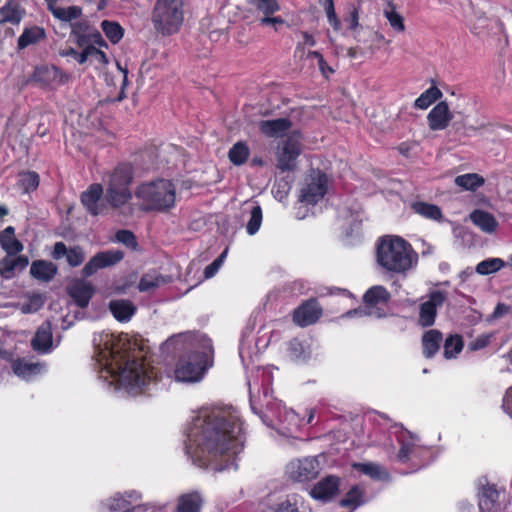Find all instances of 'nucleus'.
Listing matches in <instances>:
<instances>
[{
	"instance_id": "nucleus-1",
	"label": "nucleus",
	"mask_w": 512,
	"mask_h": 512,
	"mask_svg": "<svg viewBox=\"0 0 512 512\" xmlns=\"http://www.w3.org/2000/svg\"><path fill=\"white\" fill-rule=\"evenodd\" d=\"M240 433V425L227 419L224 411L204 410L189 428L186 452L199 467L213 465L214 470H220L213 462L218 457L238 453L242 447Z\"/></svg>"
},
{
	"instance_id": "nucleus-2",
	"label": "nucleus",
	"mask_w": 512,
	"mask_h": 512,
	"mask_svg": "<svg viewBox=\"0 0 512 512\" xmlns=\"http://www.w3.org/2000/svg\"><path fill=\"white\" fill-rule=\"evenodd\" d=\"M96 357L107 372L118 376L121 384L133 394L142 391L154 379L153 372L136 356V349H131L128 340L119 339L116 343L106 340L103 347H97Z\"/></svg>"
},
{
	"instance_id": "nucleus-3",
	"label": "nucleus",
	"mask_w": 512,
	"mask_h": 512,
	"mask_svg": "<svg viewBox=\"0 0 512 512\" xmlns=\"http://www.w3.org/2000/svg\"><path fill=\"white\" fill-rule=\"evenodd\" d=\"M376 260L387 272L404 274L417 264L418 255L403 238L387 235L378 241Z\"/></svg>"
},
{
	"instance_id": "nucleus-4",
	"label": "nucleus",
	"mask_w": 512,
	"mask_h": 512,
	"mask_svg": "<svg viewBox=\"0 0 512 512\" xmlns=\"http://www.w3.org/2000/svg\"><path fill=\"white\" fill-rule=\"evenodd\" d=\"M135 196L143 202V210L169 211L175 204V186L168 180H158L140 185Z\"/></svg>"
},
{
	"instance_id": "nucleus-5",
	"label": "nucleus",
	"mask_w": 512,
	"mask_h": 512,
	"mask_svg": "<svg viewBox=\"0 0 512 512\" xmlns=\"http://www.w3.org/2000/svg\"><path fill=\"white\" fill-rule=\"evenodd\" d=\"M132 180L133 168L128 163H121L108 172L104 178L106 202L113 208L125 205L132 198L129 189Z\"/></svg>"
},
{
	"instance_id": "nucleus-6",
	"label": "nucleus",
	"mask_w": 512,
	"mask_h": 512,
	"mask_svg": "<svg viewBox=\"0 0 512 512\" xmlns=\"http://www.w3.org/2000/svg\"><path fill=\"white\" fill-rule=\"evenodd\" d=\"M182 5V0H157L152 21L159 33L171 35L178 31L183 22Z\"/></svg>"
},
{
	"instance_id": "nucleus-7",
	"label": "nucleus",
	"mask_w": 512,
	"mask_h": 512,
	"mask_svg": "<svg viewBox=\"0 0 512 512\" xmlns=\"http://www.w3.org/2000/svg\"><path fill=\"white\" fill-rule=\"evenodd\" d=\"M211 365L206 352H192L179 358L176 363L174 376L179 382L194 383L202 379L205 371Z\"/></svg>"
},
{
	"instance_id": "nucleus-8",
	"label": "nucleus",
	"mask_w": 512,
	"mask_h": 512,
	"mask_svg": "<svg viewBox=\"0 0 512 512\" xmlns=\"http://www.w3.org/2000/svg\"><path fill=\"white\" fill-rule=\"evenodd\" d=\"M299 132H293L286 139L279 141L275 147V166L281 172H294L298 167V158L302 153Z\"/></svg>"
},
{
	"instance_id": "nucleus-9",
	"label": "nucleus",
	"mask_w": 512,
	"mask_h": 512,
	"mask_svg": "<svg viewBox=\"0 0 512 512\" xmlns=\"http://www.w3.org/2000/svg\"><path fill=\"white\" fill-rule=\"evenodd\" d=\"M320 458L324 459L325 457L320 455L290 462L286 468L288 477L292 480H313L317 478L321 470Z\"/></svg>"
},
{
	"instance_id": "nucleus-10",
	"label": "nucleus",
	"mask_w": 512,
	"mask_h": 512,
	"mask_svg": "<svg viewBox=\"0 0 512 512\" xmlns=\"http://www.w3.org/2000/svg\"><path fill=\"white\" fill-rule=\"evenodd\" d=\"M327 176L321 171H314L309 182L301 191V201L315 204L324 197L327 191Z\"/></svg>"
},
{
	"instance_id": "nucleus-11",
	"label": "nucleus",
	"mask_w": 512,
	"mask_h": 512,
	"mask_svg": "<svg viewBox=\"0 0 512 512\" xmlns=\"http://www.w3.org/2000/svg\"><path fill=\"white\" fill-rule=\"evenodd\" d=\"M124 253L120 250H108L97 253L83 267L81 273L83 277H90L99 269L113 266L120 262Z\"/></svg>"
},
{
	"instance_id": "nucleus-12",
	"label": "nucleus",
	"mask_w": 512,
	"mask_h": 512,
	"mask_svg": "<svg viewBox=\"0 0 512 512\" xmlns=\"http://www.w3.org/2000/svg\"><path fill=\"white\" fill-rule=\"evenodd\" d=\"M67 79L55 66H40L35 68L27 82L34 83L41 88H52L65 83Z\"/></svg>"
},
{
	"instance_id": "nucleus-13",
	"label": "nucleus",
	"mask_w": 512,
	"mask_h": 512,
	"mask_svg": "<svg viewBox=\"0 0 512 512\" xmlns=\"http://www.w3.org/2000/svg\"><path fill=\"white\" fill-rule=\"evenodd\" d=\"M446 300V293L442 291H434L430 293L429 299L420 305L418 323L422 327L432 326L437 315V308Z\"/></svg>"
},
{
	"instance_id": "nucleus-14",
	"label": "nucleus",
	"mask_w": 512,
	"mask_h": 512,
	"mask_svg": "<svg viewBox=\"0 0 512 512\" xmlns=\"http://www.w3.org/2000/svg\"><path fill=\"white\" fill-rule=\"evenodd\" d=\"M67 294L80 308H86L95 293L94 286L84 279H72L66 286Z\"/></svg>"
},
{
	"instance_id": "nucleus-15",
	"label": "nucleus",
	"mask_w": 512,
	"mask_h": 512,
	"mask_svg": "<svg viewBox=\"0 0 512 512\" xmlns=\"http://www.w3.org/2000/svg\"><path fill=\"white\" fill-rule=\"evenodd\" d=\"M322 309L316 299H309L302 303L293 313L296 325L306 327L314 324L321 316Z\"/></svg>"
},
{
	"instance_id": "nucleus-16",
	"label": "nucleus",
	"mask_w": 512,
	"mask_h": 512,
	"mask_svg": "<svg viewBox=\"0 0 512 512\" xmlns=\"http://www.w3.org/2000/svg\"><path fill=\"white\" fill-rule=\"evenodd\" d=\"M453 119V114L445 101L436 104L427 115L428 126L432 131L444 130Z\"/></svg>"
},
{
	"instance_id": "nucleus-17",
	"label": "nucleus",
	"mask_w": 512,
	"mask_h": 512,
	"mask_svg": "<svg viewBox=\"0 0 512 512\" xmlns=\"http://www.w3.org/2000/svg\"><path fill=\"white\" fill-rule=\"evenodd\" d=\"M257 127L261 134L269 138H282L292 128V122L289 118H277L271 120H261Z\"/></svg>"
},
{
	"instance_id": "nucleus-18",
	"label": "nucleus",
	"mask_w": 512,
	"mask_h": 512,
	"mask_svg": "<svg viewBox=\"0 0 512 512\" xmlns=\"http://www.w3.org/2000/svg\"><path fill=\"white\" fill-rule=\"evenodd\" d=\"M103 194V187L101 184H92L89 189L82 193L81 202L86 207L88 212L93 216L103 214L106 210V205L100 203Z\"/></svg>"
},
{
	"instance_id": "nucleus-19",
	"label": "nucleus",
	"mask_w": 512,
	"mask_h": 512,
	"mask_svg": "<svg viewBox=\"0 0 512 512\" xmlns=\"http://www.w3.org/2000/svg\"><path fill=\"white\" fill-rule=\"evenodd\" d=\"M500 491L495 484L486 482L479 492V510L480 512H496L499 509Z\"/></svg>"
},
{
	"instance_id": "nucleus-20",
	"label": "nucleus",
	"mask_w": 512,
	"mask_h": 512,
	"mask_svg": "<svg viewBox=\"0 0 512 512\" xmlns=\"http://www.w3.org/2000/svg\"><path fill=\"white\" fill-rule=\"evenodd\" d=\"M52 256L54 259L66 256L67 262L71 267H77L85 260L84 250L80 246L67 248L63 242L55 243Z\"/></svg>"
},
{
	"instance_id": "nucleus-21",
	"label": "nucleus",
	"mask_w": 512,
	"mask_h": 512,
	"mask_svg": "<svg viewBox=\"0 0 512 512\" xmlns=\"http://www.w3.org/2000/svg\"><path fill=\"white\" fill-rule=\"evenodd\" d=\"M33 350L46 353L52 347V332L51 324L49 322L43 323L36 331L31 340Z\"/></svg>"
},
{
	"instance_id": "nucleus-22",
	"label": "nucleus",
	"mask_w": 512,
	"mask_h": 512,
	"mask_svg": "<svg viewBox=\"0 0 512 512\" xmlns=\"http://www.w3.org/2000/svg\"><path fill=\"white\" fill-rule=\"evenodd\" d=\"M57 266L46 260L33 261L30 267V274L37 280L42 282L51 281L57 274Z\"/></svg>"
},
{
	"instance_id": "nucleus-23",
	"label": "nucleus",
	"mask_w": 512,
	"mask_h": 512,
	"mask_svg": "<svg viewBox=\"0 0 512 512\" xmlns=\"http://www.w3.org/2000/svg\"><path fill=\"white\" fill-rule=\"evenodd\" d=\"M203 499L198 492L181 494L177 498L175 512H201Z\"/></svg>"
},
{
	"instance_id": "nucleus-24",
	"label": "nucleus",
	"mask_w": 512,
	"mask_h": 512,
	"mask_svg": "<svg viewBox=\"0 0 512 512\" xmlns=\"http://www.w3.org/2000/svg\"><path fill=\"white\" fill-rule=\"evenodd\" d=\"M339 493V482H316L310 491L315 500L324 503L331 501Z\"/></svg>"
},
{
	"instance_id": "nucleus-25",
	"label": "nucleus",
	"mask_w": 512,
	"mask_h": 512,
	"mask_svg": "<svg viewBox=\"0 0 512 512\" xmlns=\"http://www.w3.org/2000/svg\"><path fill=\"white\" fill-rule=\"evenodd\" d=\"M10 256L7 255L0 261V274L6 279L12 278L16 270L22 271L29 264L27 256L21 255L16 258Z\"/></svg>"
},
{
	"instance_id": "nucleus-26",
	"label": "nucleus",
	"mask_w": 512,
	"mask_h": 512,
	"mask_svg": "<svg viewBox=\"0 0 512 512\" xmlns=\"http://www.w3.org/2000/svg\"><path fill=\"white\" fill-rule=\"evenodd\" d=\"M15 230L9 226L0 233V245L7 255H16L23 250V244L15 238Z\"/></svg>"
},
{
	"instance_id": "nucleus-27",
	"label": "nucleus",
	"mask_w": 512,
	"mask_h": 512,
	"mask_svg": "<svg viewBox=\"0 0 512 512\" xmlns=\"http://www.w3.org/2000/svg\"><path fill=\"white\" fill-rule=\"evenodd\" d=\"M470 219L476 226L486 233H493L498 226V222L495 217L483 210L473 211L470 214Z\"/></svg>"
},
{
	"instance_id": "nucleus-28",
	"label": "nucleus",
	"mask_w": 512,
	"mask_h": 512,
	"mask_svg": "<svg viewBox=\"0 0 512 512\" xmlns=\"http://www.w3.org/2000/svg\"><path fill=\"white\" fill-rule=\"evenodd\" d=\"M109 309L113 316L119 321H126L135 313L136 307L129 300H112Z\"/></svg>"
},
{
	"instance_id": "nucleus-29",
	"label": "nucleus",
	"mask_w": 512,
	"mask_h": 512,
	"mask_svg": "<svg viewBox=\"0 0 512 512\" xmlns=\"http://www.w3.org/2000/svg\"><path fill=\"white\" fill-rule=\"evenodd\" d=\"M364 503V491L360 488L359 485H354L340 500L339 505L354 511Z\"/></svg>"
},
{
	"instance_id": "nucleus-30",
	"label": "nucleus",
	"mask_w": 512,
	"mask_h": 512,
	"mask_svg": "<svg viewBox=\"0 0 512 512\" xmlns=\"http://www.w3.org/2000/svg\"><path fill=\"white\" fill-rule=\"evenodd\" d=\"M441 340L442 333L438 330L432 329L424 333L422 345L426 357H432L439 350Z\"/></svg>"
},
{
	"instance_id": "nucleus-31",
	"label": "nucleus",
	"mask_w": 512,
	"mask_h": 512,
	"mask_svg": "<svg viewBox=\"0 0 512 512\" xmlns=\"http://www.w3.org/2000/svg\"><path fill=\"white\" fill-rule=\"evenodd\" d=\"M250 149L246 142H236L228 152V158L235 166H241L245 164L249 158Z\"/></svg>"
},
{
	"instance_id": "nucleus-32",
	"label": "nucleus",
	"mask_w": 512,
	"mask_h": 512,
	"mask_svg": "<svg viewBox=\"0 0 512 512\" xmlns=\"http://www.w3.org/2000/svg\"><path fill=\"white\" fill-rule=\"evenodd\" d=\"M352 467L372 479L384 480L388 477L384 467L376 463H355Z\"/></svg>"
},
{
	"instance_id": "nucleus-33",
	"label": "nucleus",
	"mask_w": 512,
	"mask_h": 512,
	"mask_svg": "<svg viewBox=\"0 0 512 512\" xmlns=\"http://www.w3.org/2000/svg\"><path fill=\"white\" fill-rule=\"evenodd\" d=\"M455 184L463 190L475 191L485 182L484 178L477 173L459 175L454 180Z\"/></svg>"
},
{
	"instance_id": "nucleus-34",
	"label": "nucleus",
	"mask_w": 512,
	"mask_h": 512,
	"mask_svg": "<svg viewBox=\"0 0 512 512\" xmlns=\"http://www.w3.org/2000/svg\"><path fill=\"white\" fill-rule=\"evenodd\" d=\"M167 282L166 278L156 272L144 274L138 284L141 292H149L155 290Z\"/></svg>"
},
{
	"instance_id": "nucleus-35",
	"label": "nucleus",
	"mask_w": 512,
	"mask_h": 512,
	"mask_svg": "<svg viewBox=\"0 0 512 512\" xmlns=\"http://www.w3.org/2000/svg\"><path fill=\"white\" fill-rule=\"evenodd\" d=\"M411 208L415 213L429 219L440 220L442 218L441 209L434 204L418 201L412 203Z\"/></svg>"
},
{
	"instance_id": "nucleus-36",
	"label": "nucleus",
	"mask_w": 512,
	"mask_h": 512,
	"mask_svg": "<svg viewBox=\"0 0 512 512\" xmlns=\"http://www.w3.org/2000/svg\"><path fill=\"white\" fill-rule=\"evenodd\" d=\"M25 297L28 300L26 303L14 305L18 307L23 314L35 313L40 310L45 303V297L40 293H28Z\"/></svg>"
},
{
	"instance_id": "nucleus-37",
	"label": "nucleus",
	"mask_w": 512,
	"mask_h": 512,
	"mask_svg": "<svg viewBox=\"0 0 512 512\" xmlns=\"http://www.w3.org/2000/svg\"><path fill=\"white\" fill-rule=\"evenodd\" d=\"M42 365L39 363H28L18 359L13 362L12 369L14 373L22 378H29L41 371Z\"/></svg>"
},
{
	"instance_id": "nucleus-38",
	"label": "nucleus",
	"mask_w": 512,
	"mask_h": 512,
	"mask_svg": "<svg viewBox=\"0 0 512 512\" xmlns=\"http://www.w3.org/2000/svg\"><path fill=\"white\" fill-rule=\"evenodd\" d=\"M248 3L262 16L273 15L280 10L278 0H248Z\"/></svg>"
},
{
	"instance_id": "nucleus-39",
	"label": "nucleus",
	"mask_w": 512,
	"mask_h": 512,
	"mask_svg": "<svg viewBox=\"0 0 512 512\" xmlns=\"http://www.w3.org/2000/svg\"><path fill=\"white\" fill-rule=\"evenodd\" d=\"M441 97L442 92L437 87L432 86L415 100L414 105L419 109H426Z\"/></svg>"
},
{
	"instance_id": "nucleus-40",
	"label": "nucleus",
	"mask_w": 512,
	"mask_h": 512,
	"mask_svg": "<svg viewBox=\"0 0 512 512\" xmlns=\"http://www.w3.org/2000/svg\"><path fill=\"white\" fill-rule=\"evenodd\" d=\"M390 295L387 290L382 286H375L370 288L364 295V302L370 305L378 303H385L388 301Z\"/></svg>"
},
{
	"instance_id": "nucleus-41",
	"label": "nucleus",
	"mask_w": 512,
	"mask_h": 512,
	"mask_svg": "<svg viewBox=\"0 0 512 512\" xmlns=\"http://www.w3.org/2000/svg\"><path fill=\"white\" fill-rule=\"evenodd\" d=\"M54 17L61 21H72L77 19L82 14V9L78 6H69V7H59L53 8L51 11Z\"/></svg>"
},
{
	"instance_id": "nucleus-42",
	"label": "nucleus",
	"mask_w": 512,
	"mask_h": 512,
	"mask_svg": "<svg viewBox=\"0 0 512 512\" xmlns=\"http://www.w3.org/2000/svg\"><path fill=\"white\" fill-rule=\"evenodd\" d=\"M101 28L106 37L114 44L118 43L123 37V28L117 22L104 20L101 23Z\"/></svg>"
},
{
	"instance_id": "nucleus-43",
	"label": "nucleus",
	"mask_w": 512,
	"mask_h": 512,
	"mask_svg": "<svg viewBox=\"0 0 512 512\" xmlns=\"http://www.w3.org/2000/svg\"><path fill=\"white\" fill-rule=\"evenodd\" d=\"M44 37V30L39 27L26 29L18 39L19 48H25L30 44L36 43L39 39Z\"/></svg>"
},
{
	"instance_id": "nucleus-44",
	"label": "nucleus",
	"mask_w": 512,
	"mask_h": 512,
	"mask_svg": "<svg viewBox=\"0 0 512 512\" xmlns=\"http://www.w3.org/2000/svg\"><path fill=\"white\" fill-rule=\"evenodd\" d=\"M463 348V341L459 335L449 336L444 344V357L451 359L455 357Z\"/></svg>"
},
{
	"instance_id": "nucleus-45",
	"label": "nucleus",
	"mask_w": 512,
	"mask_h": 512,
	"mask_svg": "<svg viewBox=\"0 0 512 512\" xmlns=\"http://www.w3.org/2000/svg\"><path fill=\"white\" fill-rule=\"evenodd\" d=\"M106 505L107 508L113 512H130L132 509L130 501L120 494L109 498Z\"/></svg>"
},
{
	"instance_id": "nucleus-46",
	"label": "nucleus",
	"mask_w": 512,
	"mask_h": 512,
	"mask_svg": "<svg viewBox=\"0 0 512 512\" xmlns=\"http://www.w3.org/2000/svg\"><path fill=\"white\" fill-rule=\"evenodd\" d=\"M19 186L24 192L28 193L35 190L39 185V176L36 172H23L20 173Z\"/></svg>"
},
{
	"instance_id": "nucleus-47",
	"label": "nucleus",
	"mask_w": 512,
	"mask_h": 512,
	"mask_svg": "<svg viewBox=\"0 0 512 512\" xmlns=\"http://www.w3.org/2000/svg\"><path fill=\"white\" fill-rule=\"evenodd\" d=\"M504 262L499 258H491L480 262L476 267V272L481 275H488L500 270Z\"/></svg>"
},
{
	"instance_id": "nucleus-48",
	"label": "nucleus",
	"mask_w": 512,
	"mask_h": 512,
	"mask_svg": "<svg viewBox=\"0 0 512 512\" xmlns=\"http://www.w3.org/2000/svg\"><path fill=\"white\" fill-rule=\"evenodd\" d=\"M391 9L385 10L384 15L387 18L391 28L397 33H403L405 31L404 18L395 11L393 5L390 4Z\"/></svg>"
},
{
	"instance_id": "nucleus-49",
	"label": "nucleus",
	"mask_w": 512,
	"mask_h": 512,
	"mask_svg": "<svg viewBox=\"0 0 512 512\" xmlns=\"http://www.w3.org/2000/svg\"><path fill=\"white\" fill-rule=\"evenodd\" d=\"M92 30L87 21H78L72 24V33L77 37L80 46L87 44V34Z\"/></svg>"
},
{
	"instance_id": "nucleus-50",
	"label": "nucleus",
	"mask_w": 512,
	"mask_h": 512,
	"mask_svg": "<svg viewBox=\"0 0 512 512\" xmlns=\"http://www.w3.org/2000/svg\"><path fill=\"white\" fill-rule=\"evenodd\" d=\"M21 20V14L16 6L7 5L0 9V24L10 22L17 24Z\"/></svg>"
},
{
	"instance_id": "nucleus-51",
	"label": "nucleus",
	"mask_w": 512,
	"mask_h": 512,
	"mask_svg": "<svg viewBox=\"0 0 512 512\" xmlns=\"http://www.w3.org/2000/svg\"><path fill=\"white\" fill-rule=\"evenodd\" d=\"M251 217L249 222L247 223V232L250 235L255 234L261 225L262 222V209L259 205L254 206L250 211Z\"/></svg>"
},
{
	"instance_id": "nucleus-52",
	"label": "nucleus",
	"mask_w": 512,
	"mask_h": 512,
	"mask_svg": "<svg viewBox=\"0 0 512 512\" xmlns=\"http://www.w3.org/2000/svg\"><path fill=\"white\" fill-rule=\"evenodd\" d=\"M259 24L269 26L275 32H278L282 26L287 25V22L280 16L266 15L259 18Z\"/></svg>"
},
{
	"instance_id": "nucleus-53",
	"label": "nucleus",
	"mask_w": 512,
	"mask_h": 512,
	"mask_svg": "<svg viewBox=\"0 0 512 512\" xmlns=\"http://www.w3.org/2000/svg\"><path fill=\"white\" fill-rule=\"evenodd\" d=\"M115 239L118 242L124 244L128 248H131V249L137 248L136 237L129 230H119L115 235Z\"/></svg>"
},
{
	"instance_id": "nucleus-54",
	"label": "nucleus",
	"mask_w": 512,
	"mask_h": 512,
	"mask_svg": "<svg viewBox=\"0 0 512 512\" xmlns=\"http://www.w3.org/2000/svg\"><path fill=\"white\" fill-rule=\"evenodd\" d=\"M226 254H227V250L222 252L211 264H209L205 268V270H204V277L206 279H209V278L213 277L216 274V272L221 267Z\"/></svg>"
},
{
	"instance_id": "nucleus-55",
	"label": "nucleus",
	"mask_w": 512,
	"mask_h": 512,
	"mask_svg": "<svg viewBox=\"0 0 512 512\" xmlns=\"http://www.w3.org/2000/svg\"><path fill=\"white\" fill-rule=\"evenodd\" d=\"M323 5L329 22L333 25V27L336 30H338L340 28V21L338 20L335 13L333 0H324Z\"/></svg>"
},
{
	"instance_id": "nucleus-56",
	"label": "nucleus",
	"mask_w": 512,
	"mask_h": 512,
	"mask_svg": "<svg viewBox=\"0 0 512 512\" xmlns=\"http://www.w3.org/2000/svg\"><path fill=\"white\" fill-rule=\"evenodd\" d=\"M270 512H299V510L296 504H293L287 500L279 503L275 507H272Z\"/></svg>"
},
{
	"instance_id": "nucleus-57",
	"label": "nucleus",
	"mask_w": 512,
	"mask_h": 512,
	"mask_svg": "<svg viewBox=\"0 0 512 512\" xmlns=\"http://www.w3.org/2000/svg\"><path fill=\"white\" fill-rule=\"evenodd\" d=\"M510 306L506 305V304H503V303H499L494 312L488 317V321H494V320H497L501 317H503L504 315L508 314L510 312Z\"/></svg>"
},
{
	"instance_id": "nucleus-58",
	"label": "nucleus",
	"mask_w": 512,
	"mask_h": 512,
	"mask_svg": "<svg viewBox=\"0 0 512 512\" xmlns=\"http://www.w3.org/2000/svg\"><path fill=\"white\" fill-rule=\"evenodd\" d=\"M117 66H118L119 70L123 73V79H122L121 90H120L118 96L115 99H113L112 101L120 102L126 97L125 88L128 84V77H127L128 70L126 68H122L119 63H117Z\"/></svg>"
},
{
	"instance_id": "nucleus-59",
	"label": "nucleus",
	"mask_w": 512,
	"mask_h": 512,
	"mask_svg": "<svg viewBox=\"0 0 512 512\" xmlns=\"http://www.w3.org/2000/svg\"><path fill=\"white\" fill-rule=\"evenodd\" d=\"M490 341V336H481L469 343V348L471 350H478L486 347Z\"/></svg>"
},
{
	"instance_id": "nucleus-60",
	"label": "nucleus",
	"mask_w": 512,
	"mask_h": 512,
	"mask_svg": "<svg viewBox=\"0 0 512 512\" xmlns=\"http://www.w3.org/2000/svg\"><path fill=\"white\" fill-rule=\"evenodd\" d=\"M502 407L512 417V387L506 391Z\"/></svg>"
},
{
	"instance_id": "nucleus-61",
	"label": "nucleus",
	"mask_w": 512,
	"mask_h": 512,
	"mask_svg": "<svg viewBox=\"0 0 512 512\" xmlns=\"http://www.w3.org/2000/svg\"><path fill=\"white\" fill-rule=\"evenodd\" d=\"M90 57L94 58L97 62L106 64L108 62L104 52L90 45Z\"/></svg>"
},
{
	"instance_id": "nucleus-62",
	"label": "nucleus",
	"mask_w": 512,
	"mask_h": 512,
	"mask_svg": "<svg viewBox=\"0 0 512 512\" xmlns=\"http://www.w3.org/2000/svg\"><path fill=\"white\" fill-rule=\"evenodd\" d=\"M89 42H93L99 45H106L100 32L96 29L90 30V32L87 34V44Z\"/></svg>"
},
{
	"instance_id": "nucleus-63",
	"label": "nucleus",
	"mask_w": 512,
	"mask_h": 512,
	"mask_svg": "<svg viewBox=\"0 0 512 512\" xmlns=\"http://www.w3.org/2000/svg\"><path fill=\"white\" fill-rule=\"evenodd\" d=\"M319 70L321 71L322 75L324 77H328V74H331L334 72V70L325 62L324 58L322 57L320 60L317 61Z\"/></svg>"
},
{
	"instance_id": "nucleus-64",
	"label": "nucleus",
	"mask_w": 512,
	"mask_h": 512,
	"mask_svg": "<svg viewBox=\"0 0 512 512\" xmlns=\"http://www.w3.org/2000/svg\"><path fill=\"white\" fill-rule=\"evenodd\" d=\"M90 57V45H88L81 53H78L75 60L83 64Z\"/></svg>"
}]
</instances>
